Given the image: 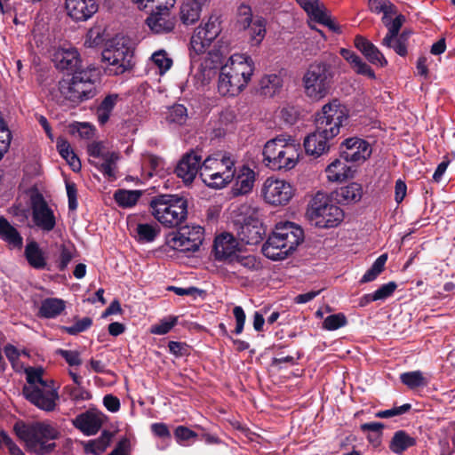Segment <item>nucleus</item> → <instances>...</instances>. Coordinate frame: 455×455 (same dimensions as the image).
I'll return each mask as SVG.
<instances>
[{
  "instance_id": "nucleus-5",
  "label": "nucleus",
  "mask_w": 455,
  "mask_h": 455,
  "mask_svg": "<svg viewBox=\"0 0 455 455\" xmlns=\"http://www.w3.org/2000/svg\"><path fill=\"white\" fill-rule=\"evenodd\" d=\"M44 369L42 367H27L25 369L26 379L29 384L22 387V395L30 403L44 411H53L56 402L59 400L54 380L43 379Z\"/></svg>"
},
{
  "instance_id": "nucleus-41",
  "label": "nucleus",
  "mask_w": 455,
  "mask_h": 455,
  "mask_svg": "<svg viewBox=\"0 0 455 455\" xmlns=\"http://www.w3.org/2000/svg\"><path fill=\"white\" fill-rule=\"evenodd\" d=\"M400 381L411 390L425 387L428 385V379L420 371H406L400 374Z\"/></svg>"
},
{
  "instance_id": "nucleus-23",
  "label": "nucleus",
  "mask_w": 455,
  "mask_h": 455,
  "mask_svg": "<svg viewBox=\"0 0 455 455\" xmlns=\"http://www.w3.org/2000/svg\"><path fill=\"white\" fill-rule=\"evenodd\" d=\"M53 61L56 68L60 70L70 71L72 74L76 70H81V59L78 51L76 48L58 49L54 53Z\"/></svg>"
},
{
  "instance_id": "nucleus-43",
  "label": "nucleus",
  "mask_w": 455,
  "mask_h": 455,
  "mask_svg": "<svg viewBox=\"0 0 455 455\" xmlns=\"http://www.w3.org/2000/svg\"><path fill=\"white\" fill-rule=\"evenodd\" d=\"M106 40V28L103 25L96 24L91 28L85 37L84 45L86 47H98Z\"/></svg>"
},
{
  "instance_id": "nucleus-53",
  "label": "nucleus",
  "mask_w": 455,
  "mask_h": 455,
  "mask_svg": "<svg viewBox=\"0 0 455 455\" xmlns=\"http://www.w3.org/2000/svg\"><path fill=\"white\" fill-rule=\"evenodd\" d=\"M73 259L71 248L65 243L60 245V256L57 261V267L60 271H64Z\"/></svg>"
},
{
  "instance_id": "nucleus-52",
  "label": "nucleus",
  "mask_w": 455,
  "mask_h": 455,
  "mask_svg": "<svg viewBox=\"0 0 455 455\" xmlns=\"http://www.w3.org/2000/svg\"><path fill=\"white\" fill-rule=\"evenodd\" d=\"M411 409V403H404L401 406L393 407L388 410L379 411L378 412H376L375 417L379 419H389L407 413Z\"/></svg>"
},
{
  "instance_id": "nucleus-39",
  "label": "nucleus",
  "mask_w": 455,
  "mask_h": 455,
  "mask_svg": "<svg viewBox=\"0 0 455 455\" xmlns=\"http://www.w3.org/2000/svg\"><path fill=\"white\" fill-rule=\"evenodd\" d=\"M337 196L340 202L349 204L356 203L361 200L363 196L362 186L356 182H352L347 186L341 187L337 191Z\"/></svg>"
},
{
  "instance_id": "nucleus-36",
  "label": "nucleus",
  "mask_w": 455,
  "mask_h": 455,
  "mask_svg": "<svg viewBox=\"0 0 455 455\" xmlns=\"http://www.w3.org/2000/svg\"><path fill=\"white\" fill-rule=\"evenodd\" d=\"M283 87V79L277 74L265 75L259 81L261 94L273 97Z\"/></svg>"
},
{
  "instance_id": "nucleus-11",
  "label": "nucleus",
  "mask_w": 455,
  "mask_h": 455,
  "mask_svg": "<svg viewBox=\"0 0 455 455\" xmlns=\"http://www.w3.org/2000/svg\"><path fill=\"white\" fill-rule=\"evenodd\" d=\"M306 214L320 228H335L344 219L342 209L329 203L328 197L322 192H317L311 199Z\"/></svg>"
},
{
  "instance_id": "nucleus-62",
  "label": "nucleus",
  "mask_w": 455,
  "mask_h": 455,
  "mask_svg": "<svg viewBox=\"0 0 455 455\" xmlns=\"http://www.w3.org/2000/svg\"><path fill=\"white\" fill-rule=\"evenodd\" d=\"M0 435L2 437V443L7 447L11 455H25L22 450L13 442L4 430L0 431Z\"/></svg>"
},
{
  "instance_id": "nucleus-21",
  "label": "nucleus",
  "mask_w": 455,
  "mask_h": 455,
  "mask_svg": "<svg viewBox=\"0 0 455 455\" xmlns=\"http://www.w3.org/2000/svg\"><path fill=\"white\" fill-rule=\"evenodd\" d=\"M73 426L84 435L90 436L96 435L103 424L102 413L98 411L88 410L78 414L73 420Z\"/></svg>"
},
{
  "instance_id": "nucleus-19",
  "label": "nucleus",
  "mask_w": 455,
  "mask_h": 455,
  "mask_svg": "<svg viewBox=\"0 0 455 455\" xmlns=\"http://www.w3.org/2000/svg\"><path fill=\"white\" fill-rule=\"evenodd\" d=\"M307 14L317 23L328 27L333 32H339V27L328 15L323 4L320 0H295Z\"/></svg>"
},
{
  "instance_id": "nucleus-57",
  "label": "nucleus",
  "mask_w": 455,
  "mask_h": 455,
  "mask_svg": "<svg viewBox=\"0 0 455 455\" xmlns=\"http://www.w3.org/2000/svg\"><path fill=\"white\" fill-rule=\"evenodd\" d=\"M169 351L176 357H183L190 355V347L185 342L169 341Z\"/></svg>"
},
{
  "instance_id": "nucleus-28",
  "label": "nucleus",
  "mask_w": 455,
  "mask_h": 455,
  "mask_svg": "<svg viewBox=\"0 0 455 455\" xmlns=\"http://www.w3.org/2000/svg\"><path fill=\"white\" fill-rule=\"evenodd\" d=\"M255 182V172L248 166L243 165L232 187L234 196L250 193Z\"/></svg>"
},
{
  "instance_id": "nucleus-9",
  "label": "nucleus",
  "mask_w": 455,
  "mask_h": 455,
  "mask_svg": "<svg viewBox=\"0 0 455 455\" xmlns=\"http://www.w3.org/2000/svg\"><path fill=\"white\" fill-rule=\"evenodd\" d=\"M338 58L330 56L312 62L303 76L306 95L314 100L324 98L330 92L334 77V65Z\"/></svg>"
},
{
  "instance_id": "nucleus-59",
  "label": "nucleus",
  "mask_w": 455,
  "mask_h": 455,
  "mask_svg": "<svg viewBox=\"0 0 455 455\" xmlns=\"http://www.w3.org/2000/svg\"><path fill=\"white\" fill-rule=\"evenodd\" d=\"M153 62L164 71L168 70L172 65V60L167 57V54L164 51H159L152 55Z\"/></svg>"
},
{
  "instance_id": "nucleus-6",
  "label": "nucleus",
  "mask_w": 455,
  "mask_h": 455,
  "mask_svg": "<svg viewBox=\"0 0 455 455\" xmlns=\"http://www.w3.org/2000/svg\"><path fill=\"white\" fill-rule=\"evenodd\" d=\"M304 240L303 229L293 222L285 221L275 225L272 234L262 245L264 256L272 260L288 257Z\"/></svg>"
},
{
  "instance_id": "nucleus-25",
  "label": "nucleus",
  "mask_w": 455,
  "mask_h": 455,
  "mask_svg": "<svg viewBox=\"0 0 455 455\" xmlns=\"http://www.w3.org/2000/svg\"><path fill=\"white\" fill-rule=\"evenodd\" d=\"M210 0H184L180 8V20L185 26L196 24L201 16L202 8Z\"/></svg>"
},
{
  "instance_id": "nucleus-63",
  "label": "nucleus",
  "mask_w": 455,
  "mask_h": 455,
  "mask_svg": "<svg viewBox=\"0 0 455 455\" xmlns=\"http://www.w3.org/2000/svg\"><path fill=\"white\" fill-rule=\"evenodd\" d=\"M233 314H234V316H235V322H236L235 328L234 330V333L236 335H239L243 331L246 315H245L244 310L240 306H235L233 308Z\"/></svg>"
},
{
  "instance_id": "nucleus-20",
  "label": "nucleus",
  "mask_w": 455,
  "mask_h": 455,
  "mask_svg": "<svg viewBox=\"0 0 455 455\" xmlns=\"http://www.w3.org/2000/svg\"><path fill=\"white\" fill-rule=\"evenodd\" d=\"M65 7L68 16L75 21H85L99 9L97 0H66Z\"/></svg>"
},
{
  "instance_id": "nucleus-14",
  "label": "nucleus",
  "mask_w": 455,
  "mask_h": 455,
  "mask_svg": "<svg viewBox=\"0 0 455 455\" xmlns=\"http://www.w3.org/2000/svg\"><path fill=\"white\" fill-rule=\"evenodd\" d=\"M33 222L44 231H52L56 225L53 211L49 207L44 196L37 192L31 196Z\"/></svg>"
},
{
  "instance_id": "nucleus-37",
  "label": "nucleus",
  "mask_w": 455,
  "mask_h": 455,
  "mask_svg": "<svg viewBox=\"0 0 455 455\" xmlns=\"http://www.w3.org/2000/svg\"><path fill=\"white\" fill-rule=\"evenodd\" d=\"M119 159V154L116 152H106L103 156V162L101 164H94L93 161L90 160L91 164H93L96 168L107 178L111 180L116 179L115 169L117 160Z\"/></svg>"
},
{
  "instance_id": "nucleus-45",
  "label": "nucleus",
  "mask_w": 455,
  "mask_h": 455,
  "mask_svg": "<svg viewBox=\"0 0 455 455\" xmlns=\"http://www.w3.org/2000/svg\"><path fill=\"white\" fill-rule=\"evenodd\" d=\"M188 119V109L182 104H174L167 111L166 120L169 124L182 125Z\"/></svg>"
},
{
  "instance_id": "nucleus-16",
  "label": "nucleus",
  "mask_w": 455,
  "mask_h": 455,
  "mask_svg": "<svg viewBox=\"0 0 455 455\" xmlns=\"http://www.w3.org/2000/svg\"><path fill=\"white\" fill-rule=\"evenodd\" d=\"M170 4L156 5V12H153L146 20L151 31L155 34H167L172 32L176 24V19L172 16L169 8Z\"/></svg>"
},
{
  "instance_id": "nucleus-49",
  "label": "nucleus",
  "mask_w": 455,
  "mask_h": 455,
  "mask_svg": "<svg viewBox=\"0 0 455 455\" xmlns=\"http://www.w3.org/2000/svg\"><path fill=\"white\" fill-rule=\"evenodd\" d=\"M347 324V316L343 313H338L328 315L323 322V328L327 331H336Z\"/></svg>"
},
{
  "instance_id": "nucleus-17",
  "label": "nucleus",
  "mask_w": 455,
  "mask_h": 455,
  "mask_svg": "<svg viewBox=\"0 0 455 455\" xmlns=\"http://www.w3.org/2000/svg\"><path fill=\"white\" fill-rule=\"evenodd\" d=\"M202 156L191 150L180 158L177 164L174 172L186 184H190L196 179L197 173L201 172Z\"/></svg>"
},
{
  "instance_id": "nucleus-34",
  "label": "nucleus",
  "mask_w": 455,
  "mask_h": 455,
  "mask_svg": "<svg viewBox=\"0 0 455 455\" xmlns=\"http://www.w3.org/2000/svg\"><path fill=\"white\" fill-rule=\"evenodd\" d=\"M118 100V94H108L102 100L100 104L98 106L96 109V116L98 122L100 125H104L108 122L111 113L115 108Z\"/></svg>"
},
{
  "instance_id": "nucleus-26",
  "label": "nucleus",
  "mask_w": 455,
  "mask_h": 455,
  "mask_svg": "<svg viewBox=\"0 0 455 455\" xmlns=\"http://www.w3.org/2000/svg\"><path fill=\"white\" fill-rule=\"evenodd\" d=\"M24 257L32 268L36 270H50L47 263V256L36 241L31 240L28 242L24 250Z\"/></svg>"
},
{
  "instance_id": "nucleus-44",
  "label": "nucleus",
  "mask_w": 455,
  "mask_h": 455,
  "mask_svg": "<svg viewBox=\"0 0 455 455\" xmlns=\"http://www.w3.org/2000/svg\"><path fill=\"white\" fill-rule=\"evenodd\" d=\"M387 260V254L384 253L379 256L373 262L371 267L365 272L361 278L362 283L374 281L385 269V265Z\"/></svg>"
},
{
  "instance_id": "nucleus-47",
  "label": "nucleus",
  "mask_w": 455,
  "mask_h": 455,
  "mask_svg": "<svg viewBox=\"0 0 455 455\" xmlns=\"http://www.w3.org/2000/svg\"><path fill=\"white\" fill-rule=\"evenodd\" d=\"M229 265L239 264L247 270L250 271H257L261 268L260 262L257 260L254 255H242L238 252L232 259L231 263Z\"/></svg>"
},
{
  "instance_id": "nucleus-38",
  "label": "nucleus",
  "mask_w": 455,
  "mask_h": 455,
  "mask_svg": "<svg viewBox=\"0 0 455 455\" xmlns=\"http://www.w3.org/2000/svg\"><path fill=\"white\" fill-rule=\"evenodd\" d=\"M160 232L161 228L156 223H139L136 227V239L139 243H152Z\"/></svg>"
},
{
  "instance_id": "nucleus-51",
  "label": "nucleus",
  "mask_w": 455,
  "mask_h": 455,
  "mask_svg": "<svg viewBox=\"0 0 455 455\" xmlns=\"http://www.w3.org/2000/svg\"><path fill=\"white\" fill-rule=\"evenodd\" d=\"M92 325V319L91 317H84L77 319L72 326H61L60 330L69 335H77L84 332Z\"/></svg>"
},
{
  "instance_id": "nucleus-48",
  "label": "nucleus",
  "mask_w": 455,
  "mask_h": 455,
  "mask_svg": "<svg viewBox=\"0 0 455 455\" xmlns=\"http://www.w3.org/2000/svg\"><path fill=\"white\" fill-rule=\"evenodd\" d=\"M347 165L342 163L339 159H336L331 162L326 168V172L329 173V179L332 181H340L347 178L346 174Z\"/></svg>"
},
{
  "instance_id": "nucleus-54",
  "label": "nucleus",
  "mask_w": 455,
  "mask_h": 455,
  "mask_svg": "<svg viewBox=\"0 0 455 455\" xmlns=\"http://www.w3.org/2000/svg\"><path fill=\"white\" fill-rule=\"evenodd\" d=\"M56 354L64 358L69 366H79L82 364L80 353L76 350L59 348L56 350Z\"/></svg>"
},
{
  "instance_id": "nucleus-33",
  "label": "nucleus",
  "mask_w": 455,
  "mask_h": 455,
  "mask_svg": "<svg viewBox=\"0 0 455 455\" xmlns=\"http://www.w3.org/2000/svg\"><path fill=\"white\" fill-rule=\"evenodd\" d=\"M235 171L228 170L226 174H217L208 171L200 172V178L209 188H221L230 183L235 178Z\"/></svg>"
},
{
  "instance_id": "nucleus-10",
  "label": "nucleus",
  "mask_w": 455,
  "mask_h": 455,
  "mask_svg": "<svg viewBox=\"0 0 455 455\" xmlns=\"http://www.w3.org/2000/svg\"><path fill=\"white\" fill-rule=\"evenodd\" d=\"M149 210L165 228H177L188 218V200L180 195H158L151 198Z\"/></svg>"
},
{
  "instance_id": "nucleus-24",
  "label": "nucleus",
  "mask_w": 455,
  "mask_h": 455,
  "mask_svg": "<svg viewBox=\"0 0 455 455\" xmlns=\"http://www.w3.org/2000/svg\"><path fill=\"white\" fill-rule=\"evenodd\" d=\"M355 48L362 52L371 64L384 68L387 65L383 53L371 41L363 36H356L354 40Z\"/></svg>"
},
{
  "instance_id": "nucleus-30",
  "label": "nucleus",
  "mask_w": 455,
  "mask_h": 455,
  "mask_svg": "<svg viewBox=\"0 0 455 455\" xmlns=\"http://www.w3.org/2000/svg\"><path fill=\"white\" fill-rule=\"evenodd\" d=\"M339 52L340 55L349 62L351 68L356 74L365 76L371 79L376 78L374 70L355 52L349 49L341 48Z\"/></svg>"
},
{
  "instance_id": "nucleus-3",
  "label": "nucleus",
  "mask_w": 455,
  "mask_h": 455,
  "mask_svg": "<svg viewBox=\"0 0 455 455\" xmlns=\"http://www.w3.org/2000/svg\"><path fill=\"white\" fill-rule=\"evenodd\" d=\"M13 431L25 443L27 450L36 455L52 453L57 447L54 441L60 436L57 427L44 421L27 424L20 420L14 424Z\"/></svg>"
},
{
  "instance_id": "nucleus-55",
  "label": "nucleus",
  "mask_w": 455,
  "mask_h": 455,
  "mask_svg": "<svg viewBox=\"0 0 455 455\" xmlns=\"http://www.w3.org/2000/svg\"><path fill=\"white\" fill-rule=\"evenodd\" d=\"M199 435L185 426H178L174 430V437L178 443L183 444L184 442L198 437Z\"/></svg>"
},
{
  "instance_id": "nucleus-12",
  "label": "nucleus",
  "mask_w": 455,
  "mask_h": 455,
  "mask_svg": "<svg viewBox=\"0 0 455 455\" xmlns=\"http://www.w3.org/2000/svg\"><path fill=\"white\" fill-rule=\"evenodd\" d=\"M102 59L109 65L116 67V74H123L133 67V49L128 45L125 38H116L103 51Z\"/></svg>"
},
{
  "instance_id": "nucleus-56",
  "label": "nucleus",
  "mask_w": 455,
  "mask_h": 455,
  "mask_svg": "<svg viewBox=\"0 0 455 455\" xmlns=\"http://www.w3.org/2000/svg\"><path fill=\"white\" fill-rule=\"evenodd\" d=\"M227 153L219 152L213 156H209L205 160L201 162V172L208 171L209 173L212 172L213 166L220 164L223 157H228Z\"/></svg>"
},
{
  "instance_id": "nucleus-1",
  "label": "nucleus",
  "mask_w": 455,
  "mask_h": 455,
  "mask_svg": "<svg viewBox=\"0 0 455 455\" xmlns=\"http://www.w3.org/2000/svg\"><path fill=\"white\" fill-rule=\"evenodd\" d=\"M221 29L218 18L211 16L204 26H199L195 30L190 40L189 56L191 69H196L195 78L201 85H207L215 77L217 71H221L225 56L220 49H212L200 59V54L205 50L220 35Z\"/></svg>"
},
{
  "instance_id": "nucleus-7",
  "label": "nucleus",
  "mask_w": 455,
  "mask_h": 455,
  "mask_svg": "<svg viewBox=\"0 0 455 455\" xmlns=\"http://www.w3.org/2000/svg\"><path fill=\"white\" fill-rule=\"evenodd\" d=\"M100 80L99 68L89 66L86 68L76 70L71 78L60 80L59 91L67 100L79 104L96 95V86Z\"/></svg>"
},
{
  "instance_id": "nucleus-40",
  "label": "nucleus",
  "mask_w": 455,
  "mask_h": 455,
  "mask_svg": "<svg viewBox=\"0 0 455 455\" xmlns=\"http://www.w3.org/2000/svg\"><path fill=\"white\" fill-rule=\"evenodd\" d=\"M241 240L247 244H257L262 240V227L258 224L244 223L239 232Z\"/></svg>"
},
{
  "instance_id": "nucleus-8",
  "label": "nucleus",
  "mask_w": 455,
  "mask_h": 455,
  "mask_svg": "<svg viewBox=\"0 0 455 455\" xmlns=\"http://www.w3.org/2000/svg\"><path fill=\"white\" fill-rule=\"evenodd\" d=\"M263 163L272 171H290L299 159L300 146L291 138L277 136L266 142L263 148Z\"/></svg>"
},
{
  "instance_id": "nucleus-42",
  "label": "nucleus",
  "mask_w": 455,
  "mask_h": 455,
  "mask_svg": "<svg viewBox=\"0 0 455 455\" xmlns=\"http://www.w3.org/2000/svg\"><path fill=\"white\" fill-rule=\"evenodd\" d=\"M141 195L140 190L117 189L114 193V199L118 206L131 208L137 204Z\"/></svg>"
},
{
  "instance_id": "nucleus-64",
  "label": "nucleus",
  "mask_w": 455,
  "mask_h": 455,
  "mask_svg": "<svg viewBox=\"0 0 455 455\" xmlns=\"http://www.w3.org/2000/svg\"><path fill=\"white\" fill-rule=\"evenodd\" d=\"M94 127L87 123H77L72 127V132H78L79 136L83 139H91L94 133Z\"/></svg>"
},
{
  "instance_id": "nucleus-18",
  "label": "nucleus",
  "mask_w": 455,
  "mask_h": 455,
  "mask_svg": "<svg viewBox=\"0 0 455 455\" xmlns=\"http://www.w3.org/2000/svg\"><path fill=\"white\" fill-rule=\"evenodd\" d=\"M240 251V243L230 233H221L214 239L213 253L217 261L231 263L234 256Z\"/></svg>"
},
{
  "instance_id": "nucleus-29",
  "label": "nucleus",
  "mask_w": 455,
  "mask_h": 455,
  "mask_svg": "<svg viewBox=\"0 0 455 455\" xmlns=\"http://www.w3.org/2000/svg\"><path fill=\"white\" fill-rule=\"evenodd\" d=\"M0 239L12 248L20 250L23 246V237L4 216L0 217Z\"/></svg>"
},
{
  "instance_id": "nucleus-35",
  "label": "nucleus",
  "mask_w": 455,
  "mask_h": 455,
  "mask_svg": "<svg viewBox=\"0 0 455 455\" xmlns=\"http://www.w3.org/2000/svg\"><path fill=\"white\" fill-rule=\"evenodd\" d=\"M114 434L109 430H103L100 437L94 440H89L84 444V451L94 455L102 454L109 446Z\"/></svg>"
},
{
  "instance_id": "nucleus-22",
  "label": "nucleus",
  "mask_w": 455,
  "mask_h": 455,
  "mask_svg": "<svg viewBox=\"0 0 455 455\" xmlns=\"http://www.w3.org/2000/svg\"><path fill=\"white\" fill-rule=\"evenodd\" d=\"M240 12L244 16L243 27L249 28L252 44H259L266 36L267 20L262 17L252 20L251 10L248 5H241Z\"/></svg>"
},
{
  "instance_id": "nucleus-58",
  "label": "nucleus",
  "mask_w": 455,
  "mask_h": 455,
  "mask_svg": "<svg viewBox=\"0 0 455 455\" xmlns=\"http://www.w3.org/2000/svg\"><path fill=\"white\" fill-rule=\"evenodd\" d=\"M397 288V284L395 282L391 281L387 283L382 284L378 290H376L373 293L377 300H384L389 298L395 289Z\"/></svg>"
},
{
  "instance_id": "nucleus-2",
  "label": "nucleus",
  "mask_w": 455,
  "mask_h": 455,
  "mask_svg": "<svg viewBox=\"0 0 455 455\" xmlns=\"http://www.w3.org/2000/svg\"><path fill=\"white\" fill-rule=\"evenodd\" d=\"M348 109L338 99L325 104L315 117V131L304 140L306 153L318 157L330 148L329 141L339 133L344 121L348 118Z\"/></svg>"
},
{
  "instance_id": "nucleus-27",
  "label": "nucleus",
  "mask_w": 455,
  "mask_h": 455,
  "mask_svg": "<svg viewBox=\"0 0 455 455\" xmlns=\"http://www.w3.org/2000/svg\"><path fill=\"white\" fill-rule=\"evenodd\" d=\"M167 244L173 250L183 252L197 251L201 246V240L189 238L185 232L177 231L169 234Z\"/></svg>"
},
{
  "instance_id": "nucleus-61",
  "label": "nucleus",
  "mask_w": 455,
  "mask_h": 455,
  "mask_svg": "<svg viewBox=\"0 0 455 455\" xmlns=\"http://www.w3.org/2000/svg\"><path fill=\"white\" fill-rule=\"evenodd\" d=\"M66 189L68 202V210L76 211L78 206L76 185L74 182H66Z\"/></svg>"
},
{
  "instance_id": "nucleus-13",
  "label": "nucleus",
  "mask_w": 455,
  "mask_h": 455,
  "mask_svg": "<svg viewBox=\"0 0 455 455\" xmlns=\"http://www.w3.org/2000/svg\"><path fill=\"white\" fill-rule=\"evenodd\" d=\"M262 195L271 205H285L293 196V188L289 182L270 177L263 184Z\"/></svg>"
},
{
  "instance_id": "nucleus-31",
  "label": "nucleus",
  "mask_w": 455,
  "mask_h": 455,
  "mask_svg": "<svg viewBox=\"0 0 455 455\" xmlns=\"http://www.w3.org/2000/svg\"><path fill=\"white\" fill-rule=\"evenodd\" d=\"M66 308V302L59 298H46L42 300L38 316L45 319L56 318Z\"/></svg>"
},
{
  "instance_id": "nucleus-32",
  "label": "nucleus",
  "mask_w": 455,
  "mask_h": 455,
  "mask_svg": "<svg viewBox=\"0 0 455 455\" xmlns=\"http://www.w3.org/2000/svg\"><path fill=\"white\" fill-rule=\"evenodd\" d=\"M416 443V438L404 430H398L395 432L389 443V450L395 454L402 455L406 450L415 446Z\"/></svg>"
},
{
  "instance_id": "nucleus-46",
  "label": "nucleus",
  "mask_w": 455,
  "mask_h": 455,
  "mask_svg": "<svg viewBox=\"0 0 455 455\" xmlns=\"http://www.w3.org/2000/svg\"><path fill=\"white\" fill-rule=\"evenodd\" d=\"M368 6L371 12L379 14H396L397 8L389 0H369Z\"/></svg>"
},
{
  "instance_id": "nucleus-60",
  "label": "nucleus",
  "mask_w": 455,
  "mask_h": 455,
  "mask_svg": "<svg viewBox=\"0 0 455 455\" xmlns=\"http://www.w3.org/2000/svg\"><path fill=\"white\" fill-rule=\"evenodd\" d=\"M64 389L74 401L89 400L92 397L91 393L83 387L67 386Z\"/></svg>"
},
{
  "instance_id": "nucleus-15",
  "label": "nucleus",
  "mask_w": 455,
  "mask_h": 455,
  "mask_svg": "<svg viewBox=\"0 0 455 455\" xmlns=\"http://www.w3.org/2000/svg\"><path fill=\"white\" fill-rule=\"evenodd\" d=\"M371 148L370 144L359 138H348L340 145L339 155L346 162H363L370 157Z\"/></svg>"
},
{
  "instance_id": "nucleus-4",
  "label": "nucleus",
  "mask_w": 455,
  "mask_h": 455,
  "mask_svg": "<svg viewBox=\"0 0 455 455\" xmlns=\"http://www.w3.org/2000/svg\"><path fill=\"white\" fill-rule=\"evenodd\" d=\"M253 70V61L250 57L232 55L220 71L218 92L221 96H237L247 86Z\"/></svg>"
},
{
  "instance_id": "nucleus-50",
  "label": "nucleus",
  "mask_w": 455,
  "mask_h": 455,
  "mask_svg": "<svg viewBox=\"0 0 455 455\" xmlns=\"http://www.w3.org/2000/svg\"><path fill=\"white\" fill-rule=\"evenodd\" d=\"M178 322V317L170 315L162 319L158 323L151 327L150 332L156 335H164L168 333Z\"/></svg>"
}]
</instances>
